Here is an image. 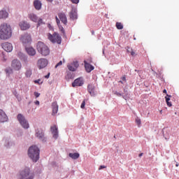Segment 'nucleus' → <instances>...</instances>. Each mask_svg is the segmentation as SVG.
I'll return each mask as SVG.
<instances>
[{"label":"nucleus","instance_id":"obj_1","mask_svg":"<svg viewBox=\"0 0 179 179\" xmlns=\"http://www.w3.org/2000/svg\"><path fill=\"white\" fill-rule=\"evenodd\" d=\"M12 36L10 26L8 23H3L0 26V39L8 40Z\"/></svg>","mask_w":179,"mask_h":179},{"label":"nucleus","instance_id":"obj_2","mask_svg":"<svg viewBox=\"0 0 179 179\" xmlns=\"http://www.w3.org/2000/svg\"><path fill=\"white\" fill-rule=\"evenodd\" d=\"M40 150L36 145L31 146L28 150V155L34 162H36L39 159Z\"/></svg>","mask_w":179,"mask_h":179},{"label":"nucleus","instance_id":"obj_3","mask_svg":"<svg viewBox=\"0 0 179 179\" xmlns=\"http://www.w3.org/2000/svg\"><path fill=\"white\" fill-rule=\"evenodd\" d=\"M17 178L18 179H34V173H31L30 169L29 167H26L19 172Z\"/></svg>","mask_w":179,"mask_h":179},{"label":"nucleus","instance_id":"obj_4","mask_svg":"<svg viewBox=\"0 0 179 179\" xmlns=\"http://www.w3.org/2000/svg\"><path fill=\"white\" fill-rule=\"evenodd\" d=\"M37 50L41 53L43 56L46 57L50 54L49 48L43 42L39 41L37 43Z\"/></svg>","mask_w":179,"mask_h":179},{"label":"nucleus","instance_id":"obj_5","mask_svg":"<svg viewBox=\"0 0 179 179\" xmlns=\"http://www.w3.org/2000/svg\"><path fill=\"white\" fill-rule=\"evenodd\" d=\"M48 40L52 43H57L60 45L62 43V37L59 36L58 33L55 32L53 34L50 33L48 34Z\"/></svg>","mask_w":179,"mask_h":179},{"label":"nucleus","instance_id":"obj_6","mask_svg":"<svg viewBox=\"0 0 179 179\" xmlns=\"http://www.w3.org/2000/svg\"><path fill=\"white\" fill-rule=\"evenodd\" d=\"M20 41L23 43L24 46H27L31 44V37L28 33L24 34L21 36Z\"/></svg>","mask_w":179,"mask_h":179},{"label":"nucleus","instance_id":"obj_7","mask_svg":"<svg viewBox=\"0 0 179 179\" xmlns=\"http://www.w3.org/2000/svg\"><path fill=\"white\" fill-rule=\"evenodd\" d=\"M17 119L20 122V124L22 126L23 128L28 129L29 127L27 121L25 120L24 117L22 115L19 114L17 116Z\"/></svg>","mask_w":179,"mask_h":179},{"label":"nucleus","instance_id":"obj_8","mask_svg":"<svg viewBox=\"0 0 179 179\" xmlns=\"http://www.w3.org/2000/svg\"><path fill=\"white\" fill-rule=\"evenodd\" d=\"M48 64V61L45 58H41L37 62V66L39 69L45 68Z\"/></svg>","mask_w":179,"mask_h":179},{"label":"nucleus","instance_id":"obj_9","mask_svg":"<svg viewBox=\"0 0 179 179\" xmlns=\"http://www.w3.org/2000/svg\"><path fill=\"white\" fill-rule=\"evenodd\" d=\"M11 68L14 71H20L22 68V64L18 59H13L11 63Z\"/></svg>","mask_w":179,"mask_h":179},{"label":"nucleus","instance_id":"obj_10","mask_svg":"<svg viewBox=\"0 0 179 179\" xmlns=\"http://www.w3.org/2000/svg\"><path fill=\"white\" fill-rule=\"evenodd\" d=\"M1 47L7 52H10L13 50V45L10 43H3Z\"/></svg>","mask_w":179,"mask_h":179},{"label":"nucleus","instance_id":"obj_11","mask_svg":"<svg viewBox=\"0 0 179 179\" xmlns=\"http://www.w3.org/2000/svg\"><path fill=\"white\" fill-rule=\"evenodd\" d=\"M19 27L22 31H27L30 28V24L27 21H21L19 23Z\"/></svg>","mask_w":179,"mask_h":179},{"label":"nucleus","instance_id":"obj_12","mask_svg":"<svg viewBox=\"0 0 179 179\" xmlns=\"http://www.w3.org/2000/svg\"><path fill=\"white\" fill-rule=\"evenodd\" d=\"M84 84L83 78L80 77L79 78H76L74 82L72 83L73 87H81Z\"/></svg>","mask_w":179,"mask_h":179},{"label":"nucleus","instance_id":"obj_13","mask_svg":"<svg viewBox=\"0 0 179 179\" xmlns=\"http://www.w3.org/2000/svg\"><path fill=\"white\" fill-rule=\"evenodd\" d=\"M50 130L53 134V138L57 139L59 136L57 127L56 125H53L50 127Z\"/></svg>","mask_w":179,"mask_h":179},{"label":"nucleus","instance_id":"obj_14","mask_svg":"<svg viewBox=\"0 0 179 179\" xmlns=\"http://www.w3.org/2000/svg\"><path fill=\"white\" fill-rule=\"evenodd\" d=\"M35 136L38 138V139H40V140H41V141H44V139H45V136H44V133H43V130L42 129H37L36 131V134H35Z\"/></svg>","mask_w":179,"mask_h":179},{"label":"nucleus","instance_id":"obj_15","mask_svg":"<svg viewBox=\"0 0 179 179\" xmlns=\"http://www.w3.org/2000/svg\"><path fill=\"white\" fill-rule=\"evenodd\" d=\"M84 66L87 73H90L94 69V67L86 61H84Z\"/></svg>","mask_w":179,"mask_h":179},{"label":"nucleus","instance_id":"obj_16","mask_svg":"<svg viewBox=\"0 0 179 179\" xmlns=\"http://www.w3.org/2000/svg\"><path fill=\"white\" fill-rule=\"evenodd\" d=\"M88 93L91 95V96H96V92L94 91L95 87L92 84H89L87 87Z\"/></svg>","mask_w":179,"mask_h":179},{"label":"nucleus","instance_id":"obj_17","mask_svg":"<svg viewBox=\"0 0 179 179\" xmlns=\"http://www.w3.org/2000/svg\"><path fill=\"white\" fill-rule=\"evenodd\" d=\"M8 121V115L3 110H0V122H5Z\"/></svg>","mask_w":179,"mask_h":179},{"label":"nucleus","instance_id":"obj_18","mask_svg":"<svg viewBox=\"0 0 179 179\" xmlns=\"http://www.w3.org/2000/svg\"><path fill=\"white\" fill-rule=\"evenodd\" d=\"M58 17L59 20L62 21V23H64L65 25L67 24V18L66 15L64 13H59L58 14Z\"/></svg>","mask_w":179,"mask_h":179},{"label":"nucleus","instance_id":"obj_19","mask_svg":"<svg viewBox=\"0 0 179 179\" xmlns=\"http://www.w3.org/2000/svg\"><path fill=\"white\" fill-rule=\"evenodd\" d=\"M34 6L36 10H40L42 7V3L39 0H35L34 1Z\"/></svg>","mask_w":179,"mask_h":179},{"label":"nucleus","instance_id":"obj_20","mask_svg":"<svg viewBox=\"0 0 179 179\" xmlns=\"http://www.w3.org/2000/svg\"><path fill=\"white\" fill-rule=\"evenodd\" d=\"M28 18L32 21L33 22L36 23L38 22V17L36 16V15L34 13H30L28 15Z\"/></svg>","mask_w":179,"mask_h":179},{"label":"nucleus","instance_id":"obj_21","mask_svg":"<svg viewBox=\"0 0 179 179\" xmlns=\"http://www.w3.org/2000/svg\"><path fill=\"white\" fill-rule=\"evenodd\" d=\"M26 51L30 56H34L36 55V50L34 48H26Z\"/></svg>","mask_w":179,"mask_h":179},{"label":"nucleus","instance_id":"obj_22","mask_svg":"<svg viewBox=\"0 0 179 179\" xmlns=\"http://www.w3.org/2000/svg\"><path fill=\"white\" fill-rule=\"evenodd\" d=\"M52 106V115H55L58 112V105L57 102H54Z\"/></svg>","mask_w":179,"mask_h":179},{"label":"nucleus","instance_id":"obj_23","mask_svg":"<svg viewBox=\"0 0 179 179\" xmlns=\"http://www.w3.org/2000/svg\"><path fill=\"white\" fill-rule=\"evenodd\" d=\"M8 18V12L5 10L0 11V20L1 19H6Z\"/></svg>","mask_w":179,"mask_h":179},{"label":"nucleus","instance_id":"obj_24","mask_svg":"<svg viewBox=\"0 0 179 179\" xmlns=\"http://www.w3.org/2000/svg\"><path fill=\"white\" fill-rule=\"evenodd\" d=\"M171 95H168V94H166V96L165 97L166 104L169 107H171L173 106L172 103L169 102V101L171 100Z\"/></svg>","mask_w":179,"mask_h":179},{"label":"nucleus","instance_id":"obj_25","mask_svg":"<svg viewBox=\"0 0 179 179\" xmlns=\"http://www.w3.org/2000/svg\"><path fill=\"white\" fill-rule=\"evenodd\" d=\"M70 17L73 20H77L78 19L77 12L75 10L71 11L70 13Z\"/></svg>","mask_w":179,"mask_h":179},{"label":"nucleus","instance_id":"obj_26","mask_svg":"<svg viewBox=\"0 0 179 179\" xmlns=\"http://www.w3.org/2000/svg\"><path fill=\"white\" fill-rule=\"evenodd\" d=\"M115 27L118 30H122L124 29L123 24L122 22H117L115 23Z\"/></svg>","mask_w":179,"mask_h":179},{"label":"nucleus","instance_id":"obj_27","mask_svg":"<svg viewBox=\"0 0 179 179\" xmlns=\"http://www.w3.org/2000/svg\"><path fill=\"white\" fill-rule=\"evenodd\" d=\"M69 157H71L73 159H77L80 157L79 153H70Z\"/></svg>","mask_w":179,"mask_h":179},{"label":"nucleus","instance_id":"obj_28","mask_svg":"<svg viewBox=\"0 0 179 179\" xmlns=\"http://www.w3.org/2000/svg\"><path fill=\"white\" fill-rule=\"evenodd\" d=\"M31 74H32V72L31 69H28L26 71L25 76L27 78L31 77Z\"/></svg>","mask_w":179,"mask_h":179},{"label":"nucleus","instance_id":"obj_29","mask_svg":"<svg viewBox=\"0 0 179 179\" xmlns=\"http://www.w3.org/2000/svg\"><path fill=\"white\" fill-rule=\"evenodd\" d=\"M68 68H69V71H76V68L73 66V65H71V64H68Z\"/></svg>","mask_w":179,"mask_h":179},{"label":"nucleus","instance_id":"obj_30","mask_svg":"<svg viewBox=\"0 0 179 179\" xmlns=\"http://www.w3.org/2000/svg\"><path fill=\"white\" fill-rule=\"evenodd\" d=\"M58 26H59V31L64 36L65 35V30H64V27L62 25H59V24Z\"/></svg>","mask_w":179,"mask_h":179},{"label":"nucleus","instance_id":"obj_31","mask_svg":"<svg viewBox=\"0 0 179 179\" xmlns=\"http://www.w3.org/2000/svg\"><path fill=\"white\" fill-rule=\"evenodd\" d=\"M72 66H73L75 68H76V70L78 69V67L79 66V63L78 62L76 61V62H73L72 63Z\"/></svg>","mask_w":179,"mask_h":179},{"label":"nucleus","instance_id":"obj_32","mask_svg":"<svg viewBox=\"0 0 179 179\" xmlns=\"http://www.w3.org/2000/svg\"><path fill=\"white\" fill-rule=\"evenodd\" d=\"M36 23H38V27H39L40 25L43 24V20L41 18H38V21Z\"/></svg>","mask_w":179,"mask_h":179},{"label":"nucleus","instance_id":"obj_33","mask_svg":"<svg viewBox=\"0 0 179 179\" xmlns=\"http://www.w3.org/2000/svg\"><path fill=\"white\" fill-rule=\"evenodd\" d=\"M6 72L7 74H11L13 73L12 69H6Z\"/></svg>","mask_w":179,"mask_h":179},{"label":"nucleus","instance_id":"obj_34","mask_svg":"<svg viewBox=\"0 0 179 179\" xmlns=\"http://www.w3.org/2000/svg\"><path fill=\"white\" fill-rule=\"evenodd\" d=\"M63 64V62L61 60L59 62H58L56 66L55 69H57L59 66H62Z\"/></svg>","mask_w":179,"mask_h":179},{"label":"nucleus","instance_id":"obj_35","mask_svg":"<svg viewBox=\"0 0 179 179\" xmlns=\"http://www.w3.org/2000/svg\"><path fill=\"white\" fill-rule=\"evenodd\" d=\"M34 83L41 85L43 83V81H41V80H35Z\"/></svg>","mask_w":179,"mask_h":179},{"label":"nucleus","instance_id":"obj_36","mask_svg":"<svg viewBox=\"0 0 179 179\" xmlns=\"http://www.w3.org/2000/svg\"><path fill=\"white\" fill-rule=\"evenodd\" d=\"M136 124H137L138 126H140V125L141 124V120L140 119H138V118H137V119L136 120Z\"/></svg>","mask_w":179,"mask_h":179},{"label":"nucleus","instance_id":"obj_37","mask_svg":"<svg viewBox=\"0 0 179 179\" xmlns=\"http://www.w3.org/2000/svg\"><path fill=\"white\" fill-rule=\"evenodd\" d=\"M130 54H131V56H132V57L136 56V52L134 51L133 49H131V51Z\"/></svg>","mask_w":179,"mask_h":179},{"label":"nucleus","instance_id":"obj_38","mask_svg":"<svg viewBox=\"0 0 179 179\" xmlns=\"http://www.w3.org/2000/svg\"><path fill=\"white\" fill-rule=\"evenodd\" d=\"M71 2L73 3V4H78V2H79V0H71Z\"/></svg>","mask_w":179,"mask_h":179},{"label":"nucleus","instance_id":"obj_39","mask_svg":"<svg viewBox=\"0 0 179 179\" xmlns=\"http://www.w3.org/2000/svg\"><path fill=\"white\" fill-rule=\"evenodd\" d=\"M85 100L83 101L82 105H81V108H85Z\"/></svg>","mask_w":179,"mask_h":179},{"label":"nucleus","instance_id":"obj_40","mask_svg":"<svg viewBox=\"0 0 179 179\" xmlns=\"http://www.w3.org/2000/svg\"><path fill=\"white\" fill-rule=\"evenodd\" d=\"M41 95V94H39V92H34V96L38 98L39 97V96Z\"/></svg>","mask_w":179,"mask_h":179},{"label":"nucleus","instance_id":"obj_41","mask_svg":"<svg viewBox=\"0 0 179 179\" xmlns=\"http://www.w3.org/2000/svg\"><path fill=\"white\" fill-rule=\"evenodd\" d=\"M56 20H57V25H59L60 24V21L58 19L57 16H56Z\"/></svg>","mask_w":179,"mask_h":179},{"label":"nucleus","instance_id":"obj_42","mask_svg":"<svg viewBox=\"0 0 179 179\" xmlns=\"http://www.w3.org/2000/svg\"><path fill=\"white\" fill-rule=\"evenodd\" d=\"M115 94H116L117 96H122V94H120V92H115Z\"/></svg>","mask_w":179,"mask_h":179},{"label":"nucleus","instance_id":"obj_43","mask_svg":"<svg viewBox=\"0 0 179 179\" xmlns=\"http://www.w3.org/2000/svg\"><path fill=\"white\" fill-rule=\"evenodd\" d=\"M122 80H123V81H124V82H126V76H123L122 77Z\"/></svg>","mask_w":179,"mask_h":179},{"label":"nucleus","instance_id":"obj_44","mask_svg":"<svg viewBox=\"0 0 179 179\" xmlns=\"http://www.w3.org/2000/svg\"><path fill=\"white\" fill-rule=\"evenodd\" d=\"M106 168V166L101 165V166H99V170H101L102 169H105Z\"/></svg>","mask_w":179,"mask_h":179},{"label":"nucleus","instance_id":"obj_45","mask_svg":"<svg viewBox=\"0 0 179 179\" xmlns=\"http://www.w3.org/2000/svg\"><path fill=\"white\" fill-rule=\"evenodd\" d=\"M45 78L46 79H48L50 78V73H48V74H47L46 76H45Z\"/></svg>","mask_w":179,"mask_h":179},{"label":"nucleus","instance_id":"obj_46","mask_svg":"<svg viewBox=\"0 0 179 179\" xmlns=\"http://www.w3.org/2000/svg\"><path fill=\"white\" fill-rule=\"evenodd\" d=\"M35 104H36V106H39L40 102H39L38 101H36L35 102Z\"/></svg>","mask_w":179,"mask_h":179},{"label":"nucleus","instance_id":"obj_47","mask_svg":"<svg viewBox=\"0 0 179 179\" xmlns=\"http://www.w3.org/2000/svg\"><path fill=\"white\" fill-rule=\"evenodd\" d=\"M47 2H50V3H52V2H53V0H46Z\"/></svg>","mask_w":179,"mask_h":179},{"label":"nucleus","instance_id":"obj_48","mask_svg":"<svg viewBox=\"0 0 179 179\" xmlns=\"http://www.w3.org/2000/svg\"><path fill=\"white\" fill-rule=\"evenodd\" d=\"M163 93L167 94V90H164Z\"/></svg>","mask_w":179,"mask_h":179},{"label":"nucleus","instance_id":"obj_49","mask_svg":"<svg viewBox=\"0 0 179 179\" xmlns=\"http://www.w3.org/2000/svg\"><path fill=\"white\" fill-rule=\"evenodd\" d=\"M143 155V153H140V154L138 155V157H141Z\"/></svg>","mask_w":179,"mask_h":179},{"label":"nucleus","instance_id":"obj_50","mask_svg":"<svg viewBox=\"0 0 179 179\" xmlns=\"http://www.w3.org/2000/svg\"><path fill=\"white\" fill-rule=\"evenodd\" d=\"M176 166H178V164H176Z\"/></svg>","mask_w":179,"mask_h":179},{"label":"nucleus","instance_id":"obj_51","mask_svg":"<svg viewBox=\"0 0 179 179\" xmlns=\"http://www.w3.org/2000/svg\"><path fill=\"white\" fill-rule=\"evenodd\" d=\"M94 34V31H92V34Z\"/></svg>","mask_w":179,"mask_h":179},{"label":"nucleus","instance_id":"obj_52","mask_svg":"<svg viewBox=\"0 0 179 179\" xmlns=\"http://www.w3.org/2000/svg\"><path fill=\"white\" fill-rule=\"evenodd\" d=\"M120 83H123L122 81H120Z\"/></svg>","mask_w":179,"mask_h":179},{"label":"nucleus","instance_id":"obj_53","mask_svg":"<svg viewBox=\"0 0 179 179\" xmlns=\"http://www.w3.org/2000/svg\"><path fill=\"white\" fill-rule=\"evenodd\" d=\"M160 113H162V110L160 111Z\"/></svg>","mask_w":179,"mask_h":179},{"label":"nucleus","instance_id":"obj_54","mask_svg":"<svg viewBox=\"0 0 179 179\" xmlns=\"http://www.w3.org/2000/svg\"><path fill=\"white\" fill-rule=\"evenodd\" d=\"M64 63H65V60H64Z\"/></svg>","mask_w":179,"mask_h":179}]
</instances>
